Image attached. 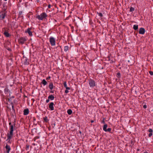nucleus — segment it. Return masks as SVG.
<instances>
[{
  "mask_svg": "<svg viewBox=\"0 0 153 153\" xmlns=\"http://www.w3.org/2000/svg\"><path fill=\"white\" fill-rule=\"evenodd\" d=\"M10 134L8 133L7 134V140H10L12 138L13 136V126L11 125L10 126Z\"/></svg>",
  "mask_w": 153,
  "mask_h": 153,
  "instance_id": "obj_1",
  "label": "nucleus"
},
{
  "mask_svg": "<svg viewBox=\"0 0 153 153\" xmlns=\"http://www.w3.org/2000/svg\"><path fill=\"white\" fill-rule=\"evenodd\" d=\"M48 16V15L45 13H43L40 15H38L36 16V18L39 20H42L44 19H46Z\"/></svg>",
  "mask_w": 153,
  "mask_h": 153,
  "instance_id": "obj_2",
  "label": "nucleus"
},
{
  "mask_svg": "<svg viewBox=\"0 0 153 153\" xmlns=\"http://www.w3.org/2000/svg\"><path fill=\"white\" fill-rule=\"evenodd\" d=\"M6 12L5 10H4L3 11H2L0 13V20H2L5 18L6 16Z\"/></svg>",
  "mask_w": 153,
  "mask_h": 153,
  "instance_id": "obj_3",
  "label": "nucleus"
},
{
  "mask_svg": "<svg viewBox=\"0 0 153 153\" xmlns=\"http://www.w3.org/2000/svg\"><path fill=\"white\" fill-rule=\"evenodd\" d=\"M89 84L90 87H94L95 86V82L92 79H90L89 81Z\"/></svg>",
  "mask_w": 153,
  "mask_h": 153,
  "instance_id": "obj_4",
  "label": "nucleus"
},
{
  "mask_svg": "<svg viewBox=\"0 0 153 153\" xmlns=\"http://www.w3.org/2000/svg\"><path fill=\"white\" fill-rule=\"evenodd\" d=\"M50 42L52 46L55 45V39L53 37H51L50 38Z\"/></svg>",
  "mask_w": 153,
  "mask_h": 153,
  "instance_id": "obj_5",
  "label": "nucleus"
},
{
  "mask_svg": "<svg viewBox=\"0 0 153 153\" xmlns=\"http://www.w3.org/2000/svg\"><path fill=\"white\" fill-rule=\"evenodd\" d=\"M26 41V39L24 37H21L19 40V42L20 44H23Z\"/></svg>",
  "mask_w": 153,
  "mask_h": 153,
  "instance_id": "obj_6",
  "label": "nucleus"
},
{
  "mask_svg": "<svg viewBox=\"0 0 153 153\" xmlns=\"http://www.w3.org/2000/svg\"><path fill=\"white\" fill-rule=\"evenodd\" d=\"M145 32V29L143 27H141L139 29V33L141 34H144Z\"/></svg>",
  "mask_w": 153,
  "mask_h": 153,
  "instance_id": "obj_7",
  "label": "nucleus"
},
{
  "mask_svg": "<svg viewBox=\"0 0 153 153\" xmlns=\"http://www.w3.org/2000/svg\"><path fill=\"white\" fill-rule=\"evenodd\" d=\"M54 103L53 102H50L49 105V108L51 111H53L54 110Z\"/></svg>",
  "mask_w": 153,
  "mask_h": 153,
  "instance_id": "obj_8",
  "label": "nucleus"
},
{
  "mask_svg": "<svg viewBox=\"0 0 153 153\" xmlns=\"http://www.w3.org/2000/svg\"><path fill=\"white\" fill-rule=\"evenodd\" d=\"M31 29V28H29L27 29V30L25 31V32L26 33H28L29 35L30 36H32V32L30 31Z\"/></svg>",
  "mask_w": 153,
  "mask_h": 153,
  "instance_id": "obj_9",
  "label": "nucleus"
},
{
  "mask_svg": "<svg viewBox=\"0 0 153 153\" xmlns=\"http://www.w3.org/2000/svg\"><path fill=\"white\" fill-rule=\"evenodd\" d=\"M148 131L149 133V134L148 136L149 137H151L152 135L153 130L151 128L149 129L148 130Z\"/></svg>",
  "mask_w": 153,
  "mask_h": 153,
  "instance_id": "obj_10",
  "label": "nucleus"
},
{
  "mask_svg": "<svg viewBox=\"0 0 153 153\" xmlns=\"http://www.w3.org/2000/svg\"><path fill=\"white\" fill-rule=\"evenodd\" d=\"M5 148L6 149V152L7 153H9L10 150V146L7 144L5 147Z\"/></svg>",
  "mask_w": 153,
  "mask_h": 153,
  "instance_id": "obj_11",
  "label": "nucleus"
},
{
  "mask_svg": "<svg viewBox=\"0 0 153 153\" xmlns=\"http://www.w3.org/2000/svg\"><path fill=\"white\" fill-rule=\"evenodd\" d=\"M3 34L7 37H9L10 36V35L6 30H5Z\"/></svg>",
  "mask_w": 153,
  "mask_h": 153,
  "instance_id": "obj_12",
  "label": "nucleus"
},
{
  "mask_svg": "<svg viewBox=\"0 0 153 153\" xmlns=\"http://www.w3.org/2000/svg\"><path fill=\"white\" fill-rule=\"evenodd\" d=\"M24 114L25 115H27L29 113V109L27 108L25 109L24 110Z\"/></svg>",
  "mask_w": 153,
  "mask_h": 153,
  "instance_id": "obj_13",
  "label": "nucleus"
},
{
  "mask_svg": "<svg viewBox=\"0 0 153 153\" xmlns=\"http://www.w3.org/2000/svg\"><path fill=\"white\" fill-rule=\"evenodd\" d=\"M49 88L51 90H52L53 88V86L52 82H50L49 85Z\"/></svg>",
  "mask_w": 153,
  "mask_h": 153,
  "instance_id": "obj_14",
  "label": "nucleus"
},
{
  "mask_svg": "<svg viewBox=\"0 0 153 153\" xmlns=\"http://www.w3.org/2000/svg\"><path fill=\"white\" fill-rule=\"evenodd\" d=\"M48 98L51 100H53L54 99V97L53 95L51 94L48 97Z\"/></svg>",
  "mask_w": 153,
  "mask_h": 153,
  "instance_id": "obj_15",
  "label": "nucleus"
},
{
  "mask_svg": "<svg viewBox=\"0 0 153 153\" xmlns=\"http://www.w3.org/2000/svg\"><path fill=\"white\" fill-rule=\"evenodd\" d=\"M133 28L135 30H137L138 29V25H134Z\"/></svg>",
  "mask_w": 153,
  "mask_h": 153,
  "instance_id": "obj_16",
  "label": "nucleus"
},
{
  "mask_svg": "<svg viewBox=\"0 0 153 153\" xmlns=\"http://www.w3.org/2000/svg\"><path fill=\"white\" fill-rule=\"evenodd\" d=\"M28 59H25V61L24 62V64L25 65H28L29 64V62L28 61Z\"/></svg>",
  "mask_w": 153,
  "mask_h": 153,
  "instance_id": "obj_17",
  "label": "nucleus"
},
{
  "mask_svg": "<svg viewBox=\"0 0 153 153\" xmlns=\"http://www.w3.org/2000/svg\"><path fill=\"white\" fill-rule=\"evenodd\" d=\"M41 83H42L44 85H46L47 83V82L45 79H44L42 80Z\"/></svg>",
  "mask_w": 153,
  "mask_h": 153,
  "instance_id": "obj_18",
  "label": "nucleus"
},
{
  "mask_svg": "<svg viewBox=\"0 0 153 153\" xmlns=\"http://www.w3.org/2000/svg\"><path fill=\"white\" fill-rule=\"evenodd\" d=\"M67 112L69 115H71L72 113V111L71 109H69L67 110Z\"/></svg>",
  "mask_w": 153,
  "mask_h": 153,
  "instance_id": "obj_19",
  "label": "nucleus"
},
{
  "mask_svg": "<svg viewBox=\"0 0 153 153\" xmlns=\"http://www.w3.org/2000/svg\"><path fill=\"white\" fill-rule=\"evenodd\" d=\"M108 126V125L107 124H105L103 126V129L104 131H106V129H107V127Z\"/></svg>",
  "mask_w": 153,
  "mask_h": 153,
  "instance_id": "obj_20",
  "label": "nucleus"
},
{
  "mask_svg": "<svg viewBox=\"0 0 153 153\" xmlns=\"http://www.w3.org/2000/svg\"><path fill=\"white\" fill-rule=\"evenodd\" d=\"M4 92L6 94H8L9 92V90L7 88H5L4 89Z\"/></svg>",
  "mask_w": 153,
  "mask_h": 153,
  "instance_id": "obj_21",
  "label": "nucleus"
},
{
  "mask_svg": "<svg viewBox=\"0 0 153 153\" xmlns=\"http://www.w3.org/2000/svg\"><path fill=\"white\" fill-rule=\"evenodd\" d=\"M69 47L68 46H66L65 47L64 51H67Z\"/></svg>",
  "mask_w": 153,
  "mask_h": 153,
  "instance_id": "obj_22",
  "label": "nucleus"
},
{
  "mask_svg": "<svg viewBox=\"0 0 153 153\" xmlns=\"http://www.w3.org/2000/svg\"><path fill=\"white\" fill-rule=\"evenodd\" d=\"M117 76L118 78H120V77L121 76V75H120V72H118L117 73Z\"/></svg>",
  "mask_w": 153,
  "mask_h": 153,
  "instance_id": "obj_23",
  "label": "nucleus"
},
{
  "mask_svg": "<svg viewBox=\"0 0 153 153\" xmlns=\"http://www.w3.org/2000/svg\"><path fill=\"white\" fill-rule=\"evenodd\" d=\"M44 120L46 122H48V118L47 117H45L44 118Z\"/></svg>",
  "mask_w": 153,
  "mask_h": 153,
  "instance_id": "obj_24",
  "label": "nucleus"
},
{
  "mask_svg": "<svg viewBox=\"0 0 153 153\" xmlns=\"http://www.w3.org/2000/svg\"><path fill=\"white\" fill-rule=\"evenodd\" d=\"M134 8L132 7H131L130 9V12H132L134 11Z\"/></svg>",
  "mask_w": 153,
  "mask_h": 153,
  "instance_id": "obj_25",
  "label": "nucleus"
},
{
  "mask_svg": "<svg viewBox=\"0 0 153 153\" xmlns=\"http://www.w3.org/2000/svg\"><path fill=\"white\" fill-rule=\"evenodd\" d=\"M63 84L65 88H66L67 87L66 82H64Z\"/></svg>",
  "mask_w": 153,
  "mask_h": 153,
  "instance_id": "obj_26",
  "label": "nucleus"
},
{
  "mask_svg": "<svg viewBox=\"0 0 153 153\" xmlns=\"http://www.w3.org/2000/svg\"><path fill=\"white\" fill-rule=\"evenodd\" d=\"M11 105H12V109L13 110L15 111L14 109V106H13V104L12 102H11Z\"/></svg>",
  "mask_w": 153,
  "mask_h": 153,
  "instance_id": "obj_27",
  "label": "nucleus"
},
{
  "mask_svg": "<svg viewBox=\"0 0 153 153\" xmlns=\"http://www.w3.org/2000/svg\"><path fill=\"white\" fill-rule=\"evenodd\" d=\"M26 146V150H27L28 149H29V145H28L27 144Z\"/></svg>",
  "mask_w": 153,
  "mask_h": 153,
  "instance_id": "obj_28",
  "label": "nucleus"
},
{
  "mask_svg": "<svg viewBox=\"0 0 153 153\" xmlns=\"http://www.w3.org/2000/svg\"><path fill=\"white\" fill-rule=\"evenodd\" d=\"M97 13L98 14V15L100 16L101 17H102L103 16V15L102 13Z\"/></svg>",
  "mask_w": 153,
  "mask_h": 153,
  "instance_id": "obj_29",
  "label": "nucleus"
},
{
  "mask_svg": "<svg viewBox=\"0 0 153 153\" xmlns=\"http://www.w3.org/2000/svg\"><path fill=\"white\" fill-rule=\"evenodd\" d=\"M149 74L151 75H153V71H150L149 72Z\"/></svg>",
  "mask_w": 153,
  "mask_h": 153,
  "instance_id": "obj_30",
  "label": "nucleus"
},
{
  "mask_svg": "<svg viewBox=\"0 0 153 153\" xmlns=\"http://www.w3.org/2000/svg\"><path fill=\"white\" fill-rule=\"evenodd\" d=\"M111 129L110 128H108L106 129V131H111Z\"/></svg>",
  "mask_w": 153,
  "mask_h": 153,
  "instance_id": "obj_31",
  "label": "nucleus"
},
{
  "mask_svg": "<svg viewBox=\"0 0 153 153\" xmlns=\"http://www.w3.org/2000/svg\"><path fill=\"white\" fill-rule=\"evenodd\" d=\"M143 107L144 108H147V106L146 105H144L143 106Z\"/></svg>",
  "mask_w": 153,
  "mask_h": 153,
  "instance_id": "obj_32",
  "label": "nucleus"
},
{
  "mask_svg": "<svg viewBox=\"0 0 153 153\" xmlns=\"http://www.w3.org/2000/svg\"><path fill=\"white\" fill-rule=\"evenodd\" d=\"M68 91L67 90H66L65 91V93L66 94L68 93Z\"/></svg>",
  "mask_w": 153,
  "mask_h": 153,
  "instance_id": "obj_33",
  "label": "nucleus"
},
{
  "mask_svg": "<svg viewBox=\"0 0 153 153\" xmlns=\"http://www.w3.org/2000/svg\"><path fill=\"white\" fill-rule=\"evenodd\" d=\"M66 89V90H70V87H67L66 88H65Z\"/></svg>",
  "mask_w": 153,
  "mask_h": 153,
  "instance_id": "obj_34",
  "label": "nucleus"
},
{
  "mask_svg": "<svg viewBox=\"0 0 153 153\" xmlns=\"http://www.w3.org/2000/svg\"><path fill=\"white\" fill-rule=\"evenodd\" d=\"M49 102V99H48L47 100H46V102L47 103H48V102Z\"/></svg>",
  "mask_w": 153,
  "mask_h": 153,
  "instance_id": "obj_35",
  "label": "nucleus"
},
{
  "mask_svg": "<svg viewBox=\"0 0 153 153\" xmlns=\"http://www.w3.org/2000/svg\"><path fill=\"white\" fill-rule=\"evenodd\" d=\"M50 78H51V77L50 76H49L46 79L47 80L49 79Z\"/></svg>",
  "mask_w": 153,
  "mask_h": 153,
  "instance_id": "obj_36",
  "label": "nucleus"
},
{
  "mask_svg": "<svg viewBox=\"0 0 153 153\" xmlns=\"http://www.w3.org/2000/svg\"><path fill=\"white\" fill-rule=\"evenodd\" d=\"M22 13V11H20L19 12V15L20 16L21 15Z\"/></svg>",
  "mask_w": 153,
  "mask_h": 153,
  "instance_id": "obj_37",
  "label": "nucleus"
},
{
  "mask_svg": "<svg viewBox=\"0 0 153 153\" xmlns=\"http://www.w3.org/2000/svg\"><path fill=\"white\" fill-rule=\"evenodd\" d=\"M102 123L104 124L105 123V122L104 121V119H103V120L102 121Z\"/></svg>",
  "mask_w": 153,
  "mask_h": 153,
  "instance_id": "obj_38",
  "label": "nucleus"
},
{
  "mask_svg": "<svg viewBox=\"0 0 153 153\" xmlns=\"http://www.w3.org/2000/svg\"><path fill=\"white\" fill-rule=\"evenodd\" d=\"M51 7V5L50 4H49L48 6V8H50Z\"/></svg>",
  "mask_w": 153,
  "mask_h": 153,
  "instance_id": "obj_39",
  "label": "nucleus"
},
{
  "mask_svg": "<svg viewBox=\"0 0 153 153\" xmlns=\"http://www.w3.org/2000/svg\"><path fill=\"white\" fill-rule=\"evenodd\" d=\"M50 93H54V91H50Z\"/></svg>",
  "mask_w": 153,
  "mask_h": 153,
  "instance_id": "obj_40",
  "label": "nucleus"
},
{
  "mask_svg": "<svg viewBox=\"0 0 153 153\" xmlns=\"http://www.w3.org/2000/svg\"><path fill=\"white\" fill-rule=\"evenodd\" d=\"M9 125H10V126H11V125H11V122H10L9 123Z\"/></svg>",
  "mask_w": 153,
  "mask_h": 153,
  "instance_id": "obj_41",
  "label": "nucleus"
},
{
  "mask_svg": "<svg viewBox=\"0 0 153 153\" xmlns=\"http://www.w3.org/2000/svg\"><path fill=\"white\" fill-rule=\"evenodd\" d=\"M91 123H93L94 122V121L93 120H91Z\"/></svg>",
  "mask_w": 153,
  "mask_h": 153,
  "instance_id": "obj_42",
  "label": "nucleus"
},
{
  "mask_svg": "<svg viewBox=\"0 0 153 153\" xmlns=\"http://www.w3.org/2000/svg\"><path fill=\"white\" fill-rule=\"evenodd\" d=\"M7 50H8V51H11V49L10 48H9L8 49H7Z\"/></svg>",
  "mask_w": 153,
  "mask_h": 153,
  "instance_id": "obj_43",
  "label": "nucleus"
},
{
  "mask_svg": "<svg viewBox=\"0 0 153 153\" xmlns=\"http://www.w3.org/2000/svg\"><path fill=\"white\" fill-rule=\"evenodd\" d=\"M15 122H16V121L15 120L14 121V126H15V123H15Z\"/></svg>",
  "mask_w": 153,
  "mask_h": 153,
  "instance_id": "obj_44",
  "label": "nucleus"
},
{
  "mask_svg": "<svg viewBox=\"0 0 153 153\" xmlns=\"http://www.w3.org/2000/svg\"><path fill=\"white\" fill-rule=\"evenodd\" d=\"M10 101V99H8V101H9V102Z\"/></svg>",
  "mask_w": 153,
  "mask_h": 153,
  "instance_id": "obj_45",
  "label": "nucleus"
},
{
  "mask_svg": "<svg viewBox=\"0 0 153 153\" xmlns=\"http://www.w3.org/2000/svg\"><path fill=\"white\" fill-rule=\"evenodd\" d=\"M144 153H148L147 152H145Z\"/></svg>",
  "mask_w": 153,
  "mask_h": 153,
  "instance_id": "obj_46",
  "label": "nucleus"
},
{
  "mask_svg": "<svg viewBox=\"0 0 153 153\" xmlns=\"http://www.w3.org/2000/svg\"><path fill=\"white\" fill-rule=\"evenodd\" d=\"M12 98H14V96H12Z\"/></svg>",
  "mask_w": 153,
  "mask_h": 153,
  "instance_id": "obj_47",
  "label": "nucleus"
},
{
  "mask_svg": "<svg viewBox=\"0 0 153 153\" xmlns=\"http://www.w3.org/2000/svg\"><path fill=\"white\" fill-rule=\"evenodd\" d=\"M4 0V1H7V0Z\"/></svg>",
  "mask_w": 153,
  "mask_h": 153,
  "instance_id": "obj_48",
  "label": "nucleus"
},
{
  "mask_svg": "<svg viewBox=\"0 0 153 153\" xmlns=\"http://www.w3.org/2000/svg\"><path fill=\"white\" fill-rule=\"evenodd\" d=\"M79 132H80V133H81V132L80 131H79Z\"/></svg>",
  "mask_w": 153,
  "mask_h": 153,
  "instance_id": "obj_49",
  "label": "nucleus"
}]
</instances>
